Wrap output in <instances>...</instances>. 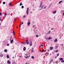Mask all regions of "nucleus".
I'll return each instance as SVG.
<instances>
[{"label":"nucleus","mask_w":64,"mask_h":64,"mask_svg":"<svg viewBox=\"0 0 64 64\" xmlns=\"http://www.w3.org/2000/svg\"><path fill=\"white\" fill-rule=\"evenodd\" d=\"M26 13L27 15H28L29 14V8H28L27 9V11L26 12Z\"/></svg>","instance_id":"nucleus-1"},{"label":"nucleus","mask_w":64,"mask_h":64,"mask_svg":"<svg viewBox=\"0 0 64 64\" xmlns=\"http://www.w3.org/2000/svg\"><path fill=\"white\" fill-rule=\"evenodd\" d=\"M28 41V40L27 39L26 40V44H27V45H28L29 44V42Z\"/></svg>","instance_id":"nucleus-2"},{"label":"nucleus","mask_w":64,"mask_h":64,"mask_svg":"<svg viewBox=\"0 0 64 64\" xmlns=\"http://www.w3.org/2000/svg\"><path fill=\"white\" fill-rule=\"evenodd\" d=\"M30 46H31L32 45V42L30 41Z\"/></svg>","instance_id":"nucleus-3"},{"label":"nucleus","mask_w":64,"mask_h":64,"mask_svg":"<svg viewBox=\"0 0 64 64\" xmlns=\"http://www.w3.org/2000/svg\"><path fill=\"white\" fill-rule=\"evenodd\" d=\"M42 3H43V2H40V6H39L40 8V7H41V6H42Z\"/></svg>","instance_id":"nucleus-4"},{"label":"nucleus","mask_w":64,"mask_h":64,"mask_svg":"<svg viewBox=\"0 0 64 64\" xmlns=\"http://www.w3.org/2000/svg\"><path fill=\"white\" fill-rule=\"evenodd\" d=\"M53 47H50V50H53Z\"/></svg>","instance_id":"nucleus-5"},{"label":"nucleus","mask_w":64,"mask_h":64,"mask_svg":"<svg viewBox=\"0 0 64 64\" xmlns=\"http://www.w3.org/2000/svg\"><path fill=\"white\" fill-rule=\"evenodd\" d=\"M7 63L8 64H10L11 63V62H10L9 60H8L7 61Z\"/></svg>","instance_id":"nucleus-6"},{"label":"nucleus","mask_w":64,"mask_h":64,"mask_svg":"<svg viewBox=\"0 0 64 64\" xmlns=\"http://www.w3.org/2000/svg\"><path fill=\"white\" fill-rule=\"evenodd\" d=\"M57 41V38H56L54 40V42H56Z\"/></svg>","instance_id":"nucleus-7"},{"label":"nucleus","mask_w":64,"mask_h":64,"mask_svg":"<svg viewBox=\"0 0 64 64\" xmlns=\"http://www.w3.org/2000/svg\"><path fill=\"white\" fill-rule=\"evenodd\" d=\"M26 47H24L23 48L24 51H25V50H26Z\"/></svg>","instance_id":"nucleus-8"},{"label":"nucleus","mask_w":64,"mask_h":64,"mask_svg":"<svg viewBox=\"0 0 64 64\" xmlns=\"http://www.w3.org/2000/svg\"><path fill=\"white\" fill-rule=\"evenodd\" d=\"M56 11H54V12H52V13L53 14H55V13H56Z\"/></svg>","instance_id":"nucleus-9"},{"label":"nucleus","mask_w":64,"mask_h":64,"mask_svg":"<svg viewBox=\"0 0 64 64\" xmlns=\"http://www.w3.org/2000/svg\"><path fill=\"white\" fill-rule=\"evenodd\" d=\"M53 61V60H51L50 61V63H52V61Z\"/></svg>","instance_id":"nucleus-10"},{"label":"nucleus","mask_w":64,"mask_h":64,"mask_svg":"<svg viewBox=\"0 0 64 64\" xmlns=\"http://www.w3.org/2000/svg\"><path fill=\"white\" fill-rule=\"evenodd\" d=\"M13 41V40H12L10 41V43L11 44H12V42Z\"/></svg>","instance_id":"nucleus-11"},{"label":"nucleus","mask_w":64,"mask_h":64,"mask_svg":"<svg viewBox=\"0 0 64 64\" xmlns=\"http://www.w3.org/2000/svg\"><path fill=\"white\" fill-rule=\"evenodd\" d=\"M28 26H30V22H29L28 23Z\"/></svg>","instance_id":"nucleus-12"},{"label":"nucleus","mask_w":64,"mask_h":64,"mask_svg":"<svg viewBox=\"0 0 64 64\" xmlns=\"http://www.w3.org/2000/svg\"><path fill=\"white\" fill-rule=\"evenodd\" d=\"M12 4V2H10V3H9V6H11Z\"/></svg>","instance_id":"nucleus-13"},{"label":"nucleus","mask_w":64,"mask_h":64,"mask_svg":"<svg viewBox=\"0 0 64 64\" xmlns=\"http://www.w3.org/2000/svg\"><path fill=\"white\" fill-rule=\"evenodd\" d=\"M52 39V38H51V37H49L48 38V40H50V39Z\"/></svg>","instance_id":"nucleus-14"},{"label":"nucleus","mask_w":64,"mask_h":64,"mask_svg":"<svg viewBox=\"0 0 64 64\" xmlns=\"http://www.w3.org/2000/svg\"><path fill=\"white\" fill-rule=\"evenodd\" d=\"M6 57L7 58H9V55H7L6 56Z\"/></svg>","instance_id":"nucleus-15"},{"label":"nucleus","mask_w":64,"mask_h":64,"mask_svg":"<svg viewBox=\"0 0 64 64\" xmlns=\"http://www.w3.org/2000/svg\"><path fill=\"white\" fill-rule=\"evenodd\" d=\"M23 4H22V2H21L20 4V6H21Z\"/></svg>","instance_id":"nucleus-16"},{"label":"nucleus","mask_w":64,"mask_h":64,"mask_svg":"<svg viewBox=\"0 0 64 64\" xmlns=\"http://www.w3.org/2000/svg\"><path fill=\"white\" fill-rule=\"evenodd\" d=\"M62 60H63V58H60V60L62 61Z\"/></svg>","instance_id":"nucleus-17"},{"label":"nucleus","mask_w":64,"mask_h":64,"mask_svg":"<svg viewBox=\"0 0 64 64\" xmlns=\"http://www.w3.org/2000/svg\"><path fill=\"white\" fill-rule=\"evenodd\" d=\"M44 7V6L42 5V6L41 7V8H42V9H43V8Z\"/></svg>","instance_id":"nucleus-18"},{"label":"nucleus","mask_w":64,"mask_h":64,"mask_svg":"<svg viewBox=\"0 0 64 64\" xmlns=\"http://www.w3.org/2000/svg\"><path fill=\"white\" fill-rule=\"evenodd\" d=\"M51 32V31L50 30L49 31V32L48 33H47V34H49V33H50Z\"/></svg>","instance_id":"nucleus-19"},{"label":"nucleus","mask_w":64,"mask_h":64,"mask_svg":"<svg viewBox=\"0 0 64 64\" xmlns=\"http://www.w3.org/2000/svg\"><path fill=\"white\" fill-rule=\"evenodd\" d=\"M62 2V0L61 1H60L59 3V4H60V3H61V2Z\"/></svg>","instance_id":"nucleus-20"},{"label":"nucleus","mask_w":64,"mask_h":64,"mask_svg":"<svg viewBox=\"0 0 64 64\" xmlns=\"http://www.w3.org/2000/svg\"><path fill=\"white\" fill-rule=\"evenodd\" d=\"M4 52H7V50H4Z\"/></svg>","instance_id":"nucleus-21"},{"label":"nucleus","mask_w":64,"mask_h":64,"mask_svg":"<svg viewBox=\"0 0 64 64\" xmlns=\"http://www.w3.org/2000/svg\"><path fill=\"white\" fill-rule=\"evenodd\" d=\"M0 57H3V54H0Z\"/></svg>","instance_id":"nucleus-22"},{"label":"nucleus","mask_w":64,"mask_h":64,"mask_svg":"<svg viewBox=\"0 0 64 64\" xmlns=\"http://www.w3.org/2000/svg\"><path fill=\"white\" fill-rule=\"evenodd\" d=\"M21 43H23V44H26V43H25V42H22Z\"/></svg>","instance_id":"nucleus-23"},{"label":"nucleus","mask_w":64,"mask_h":64,"mask_svg":"<svg viewBox=\"0 0 64 64\" xmlns=\"http://www.w3.org/2000/svg\"><path fill=\"white\" fill-rule=\"evenodd\" d=\"M32 59H34V57L33 56H32Z\"/></svg>","instance_id":"nucleus-24"},{"label":"nucleus","mask_w":64,"mask_h":64,"mask_svg":"<svg viewBox=\"0 0 64 64\" xmlns=\"http://www.w3.org/2000/svg\"><path fill=\"white\" fill-rule=\"evenodd\" d=\"M12 36H10V40H11V39H12Z\"/></svg>","instance_id":"nucleus-25"},{"label":"nucleus","mask_w":64,"mask_h":64,"mask_svg":"<svg viewBox=\"0 0 64 64\" xmlns=\"http://www.w3.org/2000/svg\"><path fill=\"white\" fill-rule=\"evenodd\" d=\"M15 64V62H13V63H12V64Z\"/></svg>","instance_id":"nucleus-26"},{"label":"nucleus","mask_w":64,"mask_h":64,"mask_svg":"<svg viewBox=\"0 0 64 64\" xmlns=\"http://www.w3.org/2000/svg\"><path fill=\"white\" fill-rule=\"evenodd\" d=\"M5 2H3V4H5Z\"/></svg>","instance_id":"nucleus-27"},{"label":"nucleus","mask_w":64,"mask_h":64,"mask_svg":"<svg viewBox=\"0 0 64 64\" xmlns=\"http://www.w3.org/2000/svg\"><path fill=\"white\" fill-rule=\"evenodd\" d=\"M46 55L48 56V54H49V53L47 52L46 53Z\"/></svg>","instance_id":"nucleus-28"},{"label":"nucleus","mask_w":64,"mask_h":64,"mask_svg":"<svg viewBox=\"0 0 64 64\" xmlns=\"http://www.w3.org/2000/svg\"><path fill=\"white\" fill-rule=\"evenodd\" d=\"M55 52H58V50H56L55 51Z\"/></svg>","instance_id":"nucleus-29"},{"label":"nucleus","mask_w":64,"mask_h":64,"mask_svg":"<svg viewBox=\"0 0 64 64\" xmlns=\"http://www.w3.org/2000/svg\"><path fill=\"white\" fill-rule=\"evenodd\" d=\"M13 32L14 35H15V32H14V30L13 31Z\"/></svg>","instance_id":"nucleus-30"},{"label":"nucleus","mask_w":64,"mask_h":64,"mask_svg":"<svg viewBox=\"0 0 64 64\" xmlns=\"http://www.w3.org/2000/svg\"><path fill=\"white\" fill-rule=\"evenodd\" d=\"M61 62H62V63H63V62H64V60L62 61Z\"/></svg>","instance_id":"nucleus-31"},{"label":"nucleus","mask_w":64,"mask_h":64,"mask_svg":"<svg viewBox=\"0 0 64 64\" xmlns=\"http://www.w3.org/2000/svg\"><path fill=\"white\" fill-rule=\"evenodd\" d=\"M22 8H24V6H22Z\"/></svg>","instance_id":"nucleus-32"},{"label":"nucleus","mask_w":64,"mask_h":64,"mask_svg":"<svg viewBox=\"0 0 64 64\" xmlns=\"http://www.w3.org/2000/svg\"><path fill=\"white\" fill-rule=\"evenodd\" d=\"M7 15V13H5V15L6 16V15Z\"/></svg>","instance_id":"nucleus-33"},{"label":"nucleus","mask_w":64,"mask_h":64,"mask_svg":"<svg viewBox=\"0 0 64 64\" xmlns=\"http://www.w3.org/2000/svg\"><path fill=\"white\" fill-rule=\"evenodd\" d=\"M59 54H57V56H59Z\"/></svg>","instance_id":"nucleus-34"},{"label":"nucleus","mask_w":64,"mask_h":64,"mask_svg":"<svg viewBox=\"0 0 64 64\" xmlns=\"http://www.w3.org/2000/svg\"><path fill=\"white\" fill-rule=\"evenodd\" d=\"M44 51V50H43L42 51V52H43Z\"/></svg>","instance_id":"nucleus-35"},{"label":"nucleus","mask_w":64,"mask_h":64,"mask_svg":"<svg viewBox=\"0 0 64 64\" xmlns=\"http://www.w3.org/2000/svg\"><path fill=\"white\" fill-rule=\"evenodd\" d=\"M9 44H7V46H9Z\"/></svg>","instance_id":"nucleus-36"},{"label":"nucleus","mask_w":64,"mask_h":64,"mask_svg":"<svg viewBox=\"0 0 64 64\" xmlns=\"http://www.w3.org/2000/svg\"><path fill=\"white\" fill-rule=\"evenodd\" d=\"M28 56H26V57H25L26 58H28Z\"/></svg>","instance_id":"nucleus-37"},{"label":"nucleus","mask_w":64,"mask_h":64,"mask_svg":"<svg viewBox=\"0 0 64 64\" xmlns=\"http://www.w3.org/2000/svg\"><path fill=\"white\" fill-rule=\"evenodd\" d=\"M25 17H26V16H23V18H25Z\"/></svg>","instance_id":"nucleus-38"},{"label":"nucleus","mask_w":64,"mask_h":64,"mask_svg":"<svg viewBox=\"0 0 64 64\" xmlns=\"http://www.w3.org/2000/svg\"><path fill=\"white\" fill-rule=\"evenodd\" d=\"M1 14H2L1 12H0V16H1Z\"/></svg>","instance_id":"nucleus-39"},{"label":"nucleus","mask_w":64,"mask_h":64,"mask_svg":"<svg viewBox=\"0 0 64 64\" xmlns=\"http://www.w3.org/2000/svg\"><path fill=\"white\" fill-rule=\"evenodd\" d=\"M36 37H38V35H36Z\"/></svg>","instance_id":"nucleus-40"},{"label":"nucleus","mask_w":64,"mask_h":64,"mask_svg":"<svg viewBox=\"0 0 64 64\" xmlns=\"http://www.w3.org/2000/svg\"><path fill=\"white\" fill-rule=\"evenodd\" d=\"M45 8H46V7L45 6L44 8V9H45Z\"/></svg>","instance_id":"nucleus-41"},{"label":"nucleus","mask_w":64,"mask_h":64,"mask_svg":"<svg viewBox=\"0 0 64 64\" xmlns=\"http://www.w3.org/2000/svg\"><path fill=\"white\" fill-rule=\"evenodd\" d=\"M1 17H0V21H1Z\"/></svg>","instance_id":"nucleus-42"},{"label":"nucleus","mask_w":64,"mask_h":64,"mask_svg":"<svg viewBox=\"0 0 64 64\" xmlns=\"http://www.w3.org/2000/svg\"><path fill=\"white\" fill-rule=\"evenodd\" d=\"M21 24H20V28H21Z\"/></svg>","instance_id":"nucleus-43"},{"label":"nucleus","mask_w":64,"mask_h":64,"mask_svg":"<svg viewBox=\"0 0 64 64\" xmlns=\"http://www.w3.org/2000/svg\"><path fill=\"white\" fill-rule=\"evenodd\" d=\"M33 50H32V52H33Z\"/></svg>","instance_id":"nucleus-44"},{"label":"nucleus","mask_w":64,"mask_h":64,"mask_svg":"<svg viewBox=\"0 0 64 64\" xmlns=\"http://www.w3.org/2000/svg\"><path fill=\"white\" fill-rule=\"evenodd\" d=\"M40 46H42V47H43V46L42 45H41Z\"/></svg>","instance_id":"nucleus-45"},{"label":"nucleus","mask_w":64,"mask_h":64,"mask_svg":"<svg viewBox=\"0 0 64 64\" xmlns=\"http://www.w3.org/2000/svg\"><path fill=\"white\" fill-rule=\"evenodd\" d=\"M53 29H54V28H51V30H53Z\"/></svg>","instance_id":"nucleus-46"},{"label":"nucleus","mask_w":64,"mask_h":64,"mask_svg":"<svg viewBox=\"0 0 64 64\" xmlns=\"http://www.w3.org/2000/svg\"><path fill=\"white\" fill-rule=\"evenodd\" d=\"M15 20H16V18H14V21H15Z\"/></svg>","instance_id":"nucleus-47"},{"label":"nucleus","mask_w":64,"mask_h":64,"mask_svg":"<svg viewBox=\"0 0 64 64\" xmlns=\"http://www.w3.org/2000/svg\"><path fill=\"white\" fill-rule=\"evenodd\" d=\"M25 55H26V56H27V54H25Z\"/></svg>","instance_id":"nucleus-48"},{"label":"nucleus","mask_w":64,"mask_h":64,"mask_svg":"<svg viewBox=\"0 0 64 64\" xmlns=\"http://www.w3.org/2000/svg\"><path fill=\"white\" fill-rule=\"evenodd\" d=\"M23 24V22H22V24Z\"/></svg>","instance_id":"nucleus-49"},{"label":"nucleus","mask_w":64,"mask_h":64,"mask_svg":"<svg viewBox=\"0 0 64 64\" xmlns=\"http://www.w3.org/2000/svg\"><path fill=\"white\" fill-rule=\"evenodd\" d=\"M52 3H51L50 4V6H51V5H52Z\"/></svg>","instance_id":"nucleus-50"},{"label":"nucleus","mask_w":64,"mask_h":64,"mask_svg":"<svg viewBox=\"0 0 64 64\" xmlns=\"http://www.w3.org/2000/svg\"><path fill=\"white\" fill-rule=\"evenodd\" d=\"M20 57L21 58L22 57H21V56H20Z\"/></svg>","instance_id":"nucleus-51"},{"label":"nucleus","mask_w":64,"mask_h":64,"mask_svg":"<svg viewBox=\"0 0 64 64\" xmlns=\"http://www.w3.org/2000/svg\"><path fill=\"white\" fill-rule=\"evenodd\" d=\"M55 58H57V56H56Z\"/></svg>","instance_id":"nucleus-52"},{"label":"nucleus","mask_w":64,"mask_h":64,"mask_svg":"<svg viewBox=\"0 0 64 64\" xmlns=\"http://www.w3.org/2000/svg\"><path fill=\"white\" fill-rule=\"evenodd\" d=\"M46 39H47V40H48V39L47 38H46Z\"/></svg>","instance_id":"nucleus-53"},{"label":"nucleus","mask_w":64,"mask_h":64,"mask_svg":"<svg viewBox=\"0 0 64 64\" xmlns=\"http://www.w3.org/2000/svg\"><path fill=\"white\" fill-rule=\"evenodd\" d=\"M6 15H5L4 16V17H6Z\"/></svg>","instance_id":"nucleus-54"},{"label":"nucleus","mask_w":64,"mask_h":64,"mask_svg":"<svg viewBox=\"0 0 64 64\" xmlns=\"http://www.w3.org/2000/svg\"><path fill=\"white\" fill-rule=\"evenodd\" d=\"M34 26H33V27H34Z\"/></svg>","instance_id":"nucleus-55"},{"label":"nucleus","mask_w":64,"mask_h":64,"mask_svg":"<svg viewBox=\"0 0 64 64\" xmlns=\"http://www.w3.org/2000/svg\"><path fill=\"white\" fill-rule=\"evenodd\" d=\"M14 58V56L12 57V58H13H13Z\"/></svg>","instance_id":"nucleus-56"},{"label":"nucleus","mask_w":64,"mask_h":64,"mask_svg":"<svg viewBox=\"0 0 64 64\" xmlns=\"http://www.w3.org/2000/svg\"><path fill=\"white\" fill-rule=\"evenodd\" d=\"M41 46H40V47H41Z\"/></svg>","instance_id":"nucleus-57"},{"label":"nucleus","mask_w":64,"mask_h":64,"mask_svg":"<svg viewBox=\"0 0 64 64\" xmlns=\"http://www.w3.org/2000/svg\"><path fill=\"white\" fill-rule=\"evenodd\" d=\"M26 64H28L27 63H26Z\"/></svg>","instance_id":"nucleus-58"},{"label":"nucleus","mask_w":64,"mask_h":64,"mask_svg":"<svg viewBox=\"0 0 64 64\" xmlns=\"http://www.w3.org/2000/svg\"><path fill=\"white\" fill-rule=\"evenodd\" d=\"M32 49H33V48H32Z\"/></svg>","instance_id":"nucleus-59"},{"label":"nucleus","mask_w":64,"mask_h":64,"mask_svg":"<svg viewBox=\"0 0 64 64\" xmlns=\"http://www.w3.org/2000/svg\"><path fill=\"white\" fill-rule=\"evenodd\" d=\"M1 25V23H0V25Z\"/></svg>","instance_id":"nucleus-60"},{"label":"nucleus","mask_w":64,"mask_h":64,"mask_svg":"<svg viewBox=\"0 0 64 64\" xmlns=\"http://www.w3.org/2000/svg\"><path fill=\"white\" fill-rule=\"evenodd\" d=\"M40 52H41V50H40Z\"/></svg>","instance_id":"nucleus-61"},{"label":"nucleus","mask_w":64,"mask_h":64,"mask_svg":"<svg viewBox=\"0 0 64 64\" xmlns=\"http://www.w3.org/2000/svg\"><path fill=\"white\" fill-rule=\"evenodd\" d=\"M16 28H18V27L17 26V27H16Z\"/></svg>","instance_id":"nucleus-62"},{"label":"nucleus","mask_w":64,"mask_h":64,"mask_svg":"<svg viewBox=\"0 0 64 64\" xmlns=\"http://www.w3.org/2000/svg\"><path fill=\"white\" fill-rule=\"evenodd\" d=\"M41 9H40V10H41Z\"/></svg>","instance_id":"nucleus-63"},{"label":"nucleus","mask_w":64,"mask_h":64,"mask_svg":"<svg viewBox=\"0 0 64 64\" xmlns=\"http://www.w3.org/2000/svg\"><path fill=\"white\" fill-rule=\"evenodd\" d=\"M10 14H9V15H10Z\"/></svg>","instance_id":"nucleus-64"}]
</instances>
